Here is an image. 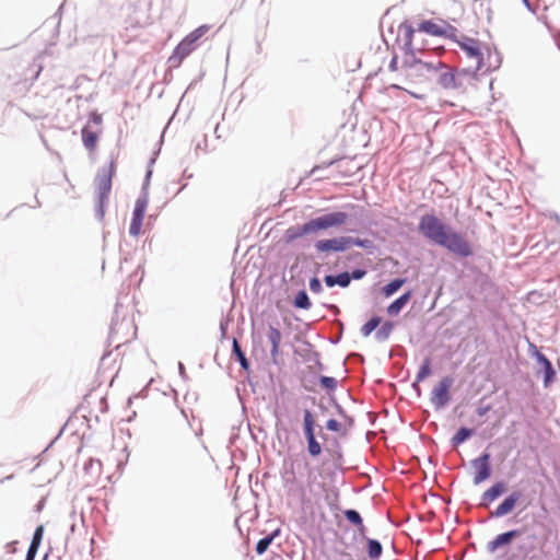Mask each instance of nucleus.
<instances>
[{
  "mask_svg": "<svg viewBox=\"0 0 560 560\" xmlns=\"http://www.w3.org/2000/svg\"><path fill=\"white\" fill-rule=\"evenodd\" d=\"M281 478L288 494L299 497L305 514L313 516L315 509L319 506L322 494L325 493L328 498L327 485L318 480L314 467L305 458L285 462Z\"/></svg>",
  "mask_w": 560,
  "mask_h": 560,
  "instance_id": "f257e3e1",
  "label": "nucleus"
},
{
  "mask_svg": "<svg viewBox=\"0 0 560 560\" xmlns=\"http://www.w3.org/2000/svg\"><path fill=\"white\" fill-rule=\"evenodd\" d=\"M419 233L428 241L447 249L460 258H467L474 254L469 241L460 233L453 230L435 214H423L418 224Z\"/></svg>",
  "mask_w": 560,
  "mask_h": 560,
  "instance_id": "f03ea898",
  "label": "nucleus"
},
{
  "mask_svg": "<svg viewBox=\"0 0 560 560\" xmlns=\"http://www.w3.org/2000/svg\"><path fill=\"white\" fill-rule=\"evenodd\" d=\"M458 46L469 60L475 73L486 74L500 68L502 58L497 49L478 39L464 37Z\"/></svg>",
  "mask_w": 560,
  "mask_h": 560,
  "instance_id": "7ed1b4c3",
  "label": "nucleus"
},
{
  "mask_svg": "<svg viewBox=\"0 0 560 560\" xmlns=\"http://www.w3.org/2000/svg\"><path fill=\"white\" fill-rule=\"evenodd\" d=\"M438 73V67L433 63L416 60L404 69L405 82L410 89H405L411 96L418 100L424 97L418 91L429 86Z\"/></svg>",
  "mask_w": 560,
  "mask_h": 560,
  "instance_id": "20e7f679",
  "label": "nucleus"
},
{
  "mask_svg": "<svg viewBox=\"0 0 560 560\" xmlns=\"http://www.w3.org/2000/svg\"><path fill=\"white\" fill-rule=\"evenodd\" d=\"M116 174V162L110 161L107 166L102 167L94 178L96 214L100 219L105 215V208L112 190V180Z\"/></svg>",
  "mask_w": 560,
  "mask_h": 560,
  "instance_id": "39448f33",
  "label": "nucleus"
},
{
  "mask_svg": "<svg viewBox=\"0 0 560 560\" xmlns=\"http://www.w3.org/2000/svg\"><path fill=\"white\" fill-rule=\"evenodd\" d=\"M210 30L209 25H200L186 37H184L179 44L174 48L172 55L168 58V62L172 67L177 68L182 65L185 58H187L198 46V40L208 33Z\"/></svg>",
  "mask_w": 560,
  "mask_h": 560,
  "instance_id": "423d86ee",
  "label": "nucleus"
},
{
  "mask_svg": "<svg viewBox=\"0 0 560 560\" xmlns=\"http://www.w3.org/2000/svg\"><path fill=\"white\" fill-rule=\"evenodd\" d=\"M351 246L369 248L371 246V241L353 238L350 236H340L336 238L320 240L315 244V248L319 253L345 252Z\"/></svg>",
  "mask_w": 560,
  "mask_h": 560,
  "instance_id": "0eeeda50",
  "label": "nucleus"
},
{
  "mask_svg": "<svg viewBox=\"0 0 560 560\" xmlns=\"http://www.w3.org/2000/svg\"><path fill=\"white\" fill-rule=\"evenodd\" d=\"M348 214L341 211L331 212L322 217L315 218L306 222L305 232H313L314 234L330 228H338L346 224Z\"/></svg>",
  "mask_w": 560,
  "mask_h": 560,
  "instance_id": "6e6552de",
  "label": "nucleus"
},
{
  "mask_svg": "<svg viewBox=\"0 0 560 560\" xmlns=\"http://www.w3.org/2000/svg\"><path fill=\"white\" fill-rule=\"evenodd\" d=\"M137 335V327L131 318H121L114 320L110 328V337L118 345L132 340Z\"/></svg>",
  "mask_w": 560,
  "mask_h": 560,
  "instance_id": "1a4fd4ad",
  "label": "nucleus"
},
{
  "mask_svg": "<svg viewBox=\"0 0 560 560\" xmlns=\"http://www.w3.org/2000/svg\"><path fill=\"white\" fill-rule=\"evenodd\" d=\"M452 385L453 380L450 376H444L432 389L430 400L436 409L445 407L450 401V389Z\"/></svg>",
  "mask_w": 560,
  "mask_h": 560,
  "instance_id": "9d476101",
  "label": "nucleus"
},
{
  "mask_svg": "<svg viewBox=\"0 0 560 560\" xmlns=\"http://www.w3.org/2000/svg\"><path fill=\"white\" fill-rule=\"evenodd\" d=\"M434 66L438 67V73L435 78L443 89L456 90L462 88V82L459 80L460 74L455 73L451 68L442 62H438Z\"/></svg>",
  "mask_w": 560,
  "mask_h": 560,
  "instance_id": "9b49d317",
  "label": "nucleus"
},
{
  "mask_svg": "<svg viewBox=\"0 0 560 560\" xmlns=\"http://www.w3.org/2000/svg\"><path fill=\"white\" fill-rule=\"evenodd\" d=\"M147 208L148 198L145 196L140 197L136 200L135 209L132 212V219L129 226L130 235L138 236L140 234Z\"/></svg>",
  "mask_w": 560,
  "mask_h": 560,
  "instance_id": "f8f14e48",
  "label": "nucleus"
},
{
  "mask_svg": "<svg viewBox=\"0 0 560 560\" xmlns=\"http://www.w3.org/2000/svg\"><path fill=\"white\" fill-rule=\"evenodd\" d=\"M490 454L483 453L478 458H475L471 462V465L475 469L474 474V483L479 485L490 478L491 476V467H490Z\"/></svg>",
  "mask_w": 560,
  "mask_h": 560,
  "instance_id": "ddd939ff",
  "label": "nucleus"
},
{
  "mask_svg": "<svg viewBox=\"0 0 560 560\" xmlns=\"http://www.w3.org/2000/svg\"><path fill=\"white\" fill-rule=\"evenodd\" d=\"M267 339L271 346V349H270L271 362L275 365H281L283 362L282 357H281V350H280V345H281V340H282L281 331L278 328L270 325L267 330Z\"/></svg>",
  "mask_w": 560,
  "mask_h": 560,
  "instance_id": "4468645a",
  "label": "nucleus"
},
{
  "mask_svg": "<svg viewBox=\"0 0 560 560\" xmlns=\"http://www.w3.org/2000/svg\"><path fill=\"white\" fill-rule=\"evenodd\" d=\"M521 499V492L513 491L491 512L492 517H502L511 513Z\"/></svg>",
  "mask_w": 560,
  "mask_h": 560,
  "instance_id": "2eb2a0df",
  "label": "nucleus"
},
{
  "mask_svg": "<svg viewBox=\"0 0 560 560\" xmlns=\"http://www.w3.org/2000/svg\"><path fill=\"white\" fill-rule=\"evenodd\" d=\"M417 31L432 36H444L446 34L445 23H438L433 20L422 21Z\"/></svg>",
  "mask_w": 560,
  "mask_h": 560,
  "instance_id": "dca6fc26",
  "label": "nucleus"
},
{
  "mask_svg": "<svg viewBox=\"0 0 560 560\" xmlns=\"http://www.w3.org/2000/svg\"><path fill=\"white\" fill-rule=\"evenodd\" d=\"M505 491V485L503 482H495L488 490L482 493V505L488 506L494 500H497Z\"/></svg>",
  "mask_w": 560,
  "mask_h": 560,
  "instance_id": "f3484780",
  "label": "nucleus"
},
{
  "mask_svg": "<svg viewBox=\"0 0 560 560\" xmlns=\"http://www.w3.org/2000/svg\"><path fill=\"white\" fill-rule=\"evenodd\" d=\"M537 360L542 365L544 386L549 387L556 377V372L552 368V364L542 353L537 354Z\"/></svg>",
  "mask_w": 560,
  "mask_h": 560,
  "instance_id": "a211bd4d",
  "label": "nucleus"
},
{
  "mask_svg": "<svg viewBox=\"0 0 560 560\" xmlns=\"http://www.w3.org/2000/svg\"><path fill=\"white\" fill-rule=\"evenodd\" d=\"M410 299L411 292L408 291L387 306V313L390 316L398 315L400 311L406 306V304L410 301Z\"/></svg>",
  "mask_w": 560,
  "mask_h": 560,
  "instance_id": "6ab92c4d",
  "label": "nucleus"
},
{
  "mask_svg": "<svg viewBox=\"0 0 560 560\" xmlns=\"http://www.w3.org/2000/svg\"><path fill=\"white\" fill-rule=\"evenodd\" d=\"M81 135L84 147L89 151H94L97 145L98 135L95 131H92L89 127H84Z\"/></svg>",
  "mask_w": 560,
  "mask_h": 560,
  "instance_id": "aec40b11",
  "label": "nucleus"
},
{
  "mask_svg": "<svg viewBox=\"0 0 560 560\" xmlns=\"http://www.w3.org/2000/svg\"><path fill=\"white\" fill-rule=\"evenodd\" d=\"M303 424H304V433H305L306 440L308 441V440L315 439V432H314L315 420L310 410L304 411Z\"/></svg>",
  "mask_w": 560,
  "mask_h": 560,
  "instance_id": "412c9836",
  "label": "nucleus"
},
{
  "mask_svg": "<svg viewBox=\"0 0 560 560\" xmlns=\"http://www.w3.org/2000/svg\"><path fill=\"white\" fill-rule=\"evenodd\" d=\"M517 535V530H510L498 535L491 542V549L494 550L500 546L508 545Z\"/></svg>",
  "mask_w": 560,
  "mask_h": 560,
  "instance_id": "4be33fe9",
  "label": "nucleus"
},
{
  "mask_svg": "<svg viewBox=\"0 0 560 560\" xmlns=\"http://www.w3.org/2000/svg\"><path fill=\"white\" fill-rule=\"evenodd\" d=\"M404 283L405 279H395L385 287H383L382 292L386 298H389L394 293H396L402 287Z\"/></svg>",
  "mask_w": 560,
  "mask_h": 560,
  "instance_id": "5701e85b",
  "label": "nucleus"
},
{
  "mask_svg": "<svg viewBox=\"0 0 560 560\" xmlns=\"http://www.w3.org/2000/svg\"><path fill=\"white\" fill-rule=\"evenodd\" d=\"M233 353L236 355L242 369L247 371L249 369V362L246 359L236 339H233Z\"/></svg>",
  "mask_w": 560,
  "mask_h": 560,
  "instance_id": "b1692460",
  "label": "nucleus"
},
{
  "mask_svg": "<svg viewBox=\"0 0 560 560\" xmlns=\"http://www.w3.org/2000/svg\"><path fill=\"white\" fill-rule=\"evenodd\" d=\"M472 434V430L467 428H460L455 435L452 438V443L454 446H458L463 442H465Z\"/></svg>",
  "mask_w": 560,
  "mask_h": 560,
  "instance_id": "393cba45",
  "label": "nucleus"
},
{
  "mask_svg": "<svg viewBox=\"0 0 560 560\" xmlns=\"http://www.w3.org/2000/svg\"><path fill=\"white\" fill-rule=\"evenodd\" d=\"M310 299L305 291H300L294 298V306L298 308L308 310L311 307Z\"/></svg>",
  "mask_w": 560,
  "mask_h": 560,
  "instance_id": "a878e982",
  "label": "nucleus"
},
{
  "mask_svg": "<svg viewBox=\"0 0 560 560\" xmlns=\"http://www.w3.org/2000/svg\"><path fill=\"white\" fill-rule=\"evenodd\" d=\"M381 324V317H372L368 323H365L361 327V334L364 337H368L372 334L373 330H375L378 325Z\"/></svg>",
  "mask_w": 560,
  "mask_h": 560,
  "instance_id": "bb28decb",
  "label": "nucleus"
},
{
  "mask_svg": "<svg viewBox=\"0 0 560 560\" xmlns=\"http://www.w3.org/2000/svg\"><path fill=\"white\" fill-rule=\"evenodd\" d=\"M306 228V223H304L302 226H296V228H290L288 231H287V238L289 241H292V240H295V238H299V237H302L303 235H307V234H314L313 232H305Z\"/></svg>",
  "mask_w": 560,
  "mask_h": 560,
  "instance_id": "cd10ccee",
  "label": "nucleus"
},
{
  "mask_svg": "<svg viewBox=\"0 0 560 560\" xmlns=\"http://www.w3.org/2000/svg\"><path fill=\"white\" fill-rule=\"evenodd\" d=\"M368 552L371 559H377L382 553V545L377 540L369 539Z\"/></svg>",
  "mask_w": 560,
  "mask_h": 560,
  "instance_id": "c85d7f7f",
  "label": "nucleus"
},
{
  "mask_svg": "<svg viewBox=\"0 0 560 560\" xmlns=\"http://www.w3.org/2000/svg\"><path fill=\"white\" fill-rule=\"evenodd\" d=\"M430 374H431V362H430V359H425L423 364L420 366L416 378L418 382H422Z\"/></svg>",
  "mask_w": 560,
  "mask_h": 560,
  "instance_id": "c756f323",
  "label": "nucleus"
},
{
  "mask_svg": "<svg viewBox=\"0 0 560 560\" xmlns=\"http://www.w3.org/2000/svg\"><path fill=\"white\" fill-rule=\"evenodd\" d=\"M273 537H275V535H270V536H267V537L258 540V542L256 545V552L258 555H262L271 545Z\"/></svg>",
  "mask_w": 560,
  "mask_h": 560,
  "instance_id": "7c9ffc66",
  "label": "nucleus"
},
{
  "mask_svg": "<svg viewBox=\"0 0 560 560\" xmlns=\"http://www.w3.org/2000/svg\"><path fill=\"white\" fill-rule=\"evenodd\" d=\"M307 451L313 457H316L322 453V446L316 441V438L307 441Z\"/></svg>",
  "mask_w": 560,
  "mask_h": 560,
  "instance_id": "2f4dec72",
  "label": "nucleus"
},
{
  "mask_svg": "<svg viewBox=\"0 0 560 560\" xmlns=\"http://www.w3.org/2000/svg\"><path fill=\"white\" fill-rule=\"evenodd\" d=\"M346 518L354 525L362 526V518L360 514L354 510H347L345 512Z\"/></svg>",
  "mask_w": 560,
  "mask_h": 560,
  "instance_id": "473e14b6",
  "label": "nucleus"
},
{
  "mask_svg": "<svg viewBox=\"0 0 560 560\" xmlns=\"http://www.w3.org/2000/svg\"><path fill=\"white\" fill-rule=\"evenodd\" d=\"M393 328H394V324H393V323H390V322H386V323L381 327V329L377 331V336H378L380 338H382V339H385V338H387V337L390 335V332H392Z\"/></svg>",
  "mask_w": 560,
  "mask_h": 560,
  "instance_id": "72a5a7b5",
  "label": "nucleus"
},
{
  "mask_svg": "<svg viewBox=\"0 0 560 560\" xmlns=\"http://www.w3.org/2000/svg\"><path fill=\"white\" fill-rule=\"evenodd\" d=\"M350 276L348 272H342V273H339L338 276H336V284L342 287V288H346L349 285L350 283Z\"/></svg>",
  "mask_w": 560,
  "mask_h": 560,
  "instance_id": "f704fd0d",
  "label": "nucleus"
},
{
  "mask_svg": "<svg viewBox=\"0 0 560 560\" xmlns=\"http://www.w3.org/2000/svg\"><path fill=\"white\" fill-rule=\"evenodd\" d=\"M44 528L43 526H38L33 535V539L31 544H35V546L40 545L42 538H43Z\"/></svg>",
  "mask_w": 560,
  "mask_h": 560,
  "instance_id": "c9c22d12",
  "label": "nucleus"
},
{
  "mask_svg": "<svg viewBox=\"0 0 560 560\" xmlns=\"http://www.w3.org/2000/svg\"><path fill=\"white\" fill-rule=\"evenodd\" d=\"M310 289L314 293H320L322 292V283L317 278H312L310 281Z\"/></svg>",
  "mask_w": 560,
  "mask_h": 560,
  "instance_id": "e433bc0d",
  "label": "nucleus"
},
{
  "mask_svg": "<svg viewBox=\"0 0 560 560\" xmlns=\"http://www.w3.org/2000/svg\"><path fill=\"white\" fill-rule=\"evenodd\" d=\"M326 428L329 430V431H334V432H338L341 428V424L339 421L335 420V419H329L326 423Z\"/></svg>",
  "mask_w": 560,
  "mask_h": 560,
  "instance_id": "4c0bfd02",
  "label": "nucleus"
},
{
  "mask_svg": "<svg viewBox=\"0 0 560 560\" xmlns=\"http://www.w3.org/2000/svg\"><path fill=\"white\" fill-rule=\"evenodd\" d=\"M320 383L326 388H334L336 386V380L334 377L323 376Z\"/></svg>",
  "mask_w": 560,
  "mask_h": 560,
  "instance_id": "58836bf2",
  "label": "nucleus"
},
{
  "mask_svg": "<svg viewBox=\"0 0 560 560\" xmlns=\"http://www.w3.org/2000/svg\"><path fill=\"white\" fill-rule=\"evenodd\" d=\"M417 30H415L412 26H406V38L407 43L410 44L412 42L413 35Z\"/></svg>",
  "mask_w": 560,
  "mask_h": 560,
  "instance_id": "ea45409f",
  "label": "nucleus"
},
{
  "mask_svg": "<svg viewBox=\"0 0 560 560\" xmlns=\"http://www.w3.org/2000/svg\"><path fill=\"white\" fill-rule=\"evenodd\" d=\"M37 549H38V546H35V544H31L28 547V550H27L26 558L34 560Z\"/></svg>",
  "mask_w": 560,
  "mask_h": 560,
  "instance_id": "a19ab883",
  "label": "nucleus"
},
{
  "mask_svg": "<svg viewBox=\"0 0 560 560\" xmlns=\"http://www.w3.org/2000/svg\"><path fill=\"white\" fill-rule=\"evenodd\" d=\"M90 119H91L94 124H96V125L102 124V116H101L100 114H97V113H92V114L90 115Z\"/></svg>",
  "mask_w": 560,
  "mask_h": 560,
  "instance_id": "79ce46f5",
  "label": "nucleus"
},
{
  "mask_svg": "<svg viewBox=\"0 0 560 560\" xmlns=\"http://www.w3.org/2000/svg\"><path fill=\"white\" fill-rule=\"evenodd\" d=\"M325 283H326L328 287H334V285H336V276H326V277H325Z\"/></svg>",
  "mask_w": 560,
  "mask_h": 560,
  "instance_id": "37998d69",
  "label": "nucleus"
},
{
  "mask_svg": "<svg viewBox=\"0 0 560 560\" xmlns=\"http://www.w3.org/2000/svg\"><path fill=\"white\" fill-rule=\"evenodd\" d=\"M490 409H491V407H490V406L479 407V408L477 409V415H478L479 417H482V416H485V415H486Z\"/></svg>",
  "mask_w": 560,
  "mask_h": 560,
  "instance_id": "c03bdc74",
  "label": "nucleus"
},
{
  "mask_svg": "<svg viewBox=\"0 0 560 560\" xmlns=\"http://www.w3.org/2000/svg\"><path fill=\"white\" fill-rule=\"evenodd\" d=\"M389 69L392 71H396L398 69V59L397 57H394L389 62Z\"/></svg>",
  "mask_w": 560,
  "mask_h": 560,
  "instance_id": "a18cd8bd",
  "label": "nucleus"
},
{
  "mask_svg": "<svg viewBox=\"0 0 560 560\" xmlns=\"http://www.w3.org/2000/svg\"><path fill=\"white\" fill-rule=\"evenodd\" d=\"M363 275H364V271H362V270H354V271L352 272V277H353L354 279H360V278H362V277H363Z\"/></svg>",
  "mask_w": 560,
  "mask_h": 560,
  "instance_id": "49530a36",
  "label": "nucleus"
},
{
  "mask_svg": "<svg viewBox=\"0 0 560 560\" xmlns=\"http://www.w3.org/2000/svg\"><path fill=\"white\" fill-rule=\"evenodd\" d=\"M524 5L530 11V12H535V9L532 7L529 0H522Z\"/></svg>",
  "mask_w": 560,
  "mask_h": 560,
  "instance_id": "de8ad7c7",
  "label": "nucleus"
},
{
  "mask_svg": "<svg viewBox=\"0 0 560 560\" xmlns=\"http://www.w3.org/2000/svg\"><path fill=\"white\" fill-rule=\"evenodd\" d=\"M25 560H33V559H30V558H25Z\"/></svg>",
  "mask_w": 560,
  "mask_h": 560,
  "instance_id": "09e8293b",
  "label": "nucleus"
},
{
  "mask_svg": "<svg viewBox=\"0 0 560 560\" xmlns=\"http://www.w3.org/2000/svg\"><path fill=\"white\" fill-rule=\"evenodd\" d=\"M348 557H350L349 555H347ZM349 560H352L351 558H349Z\"/></svg>",
  "mask_w": 560,
  "mask_h": 560,
  "instance_id": "8fccbe9b",
  "label": "nucleus"
}]
</instances>
